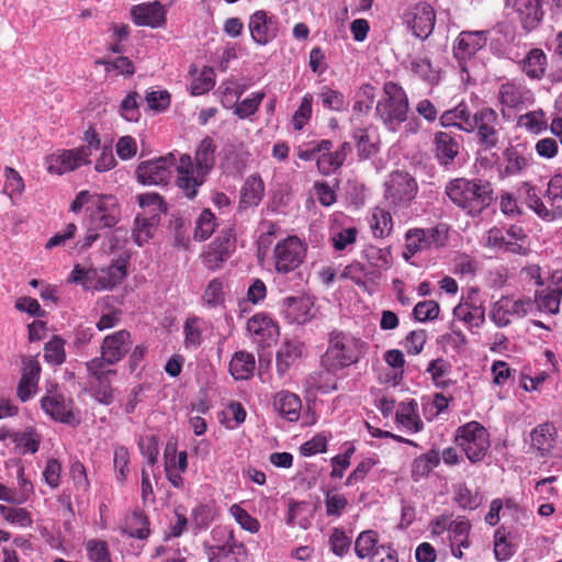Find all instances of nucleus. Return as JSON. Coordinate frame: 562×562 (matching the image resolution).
<instances>
[{
	"instance_id": "1",
	"label": "nucleus",
	"mask_w": 562,
	"mask_h": 562,
	"mask_svg": "<svg viewBox=\"0 0 562 562\" xmlns=\"http://www.w3.org/2000/svg\"><path fill=\"white\" fill-rule=\"evenodd\" d=\"M446 194L456 206L472 217L479 216L494 200L492 184L482 179H453L447 183Z\"/></svg>"
},
{
	"instance_id": "2",
	"label": "nucleus",
	"mask_w": 562,
	"mask_h": 562,
	"mask_svg": "<svg viewBox=\"0 0 562 562\" xmlns=\"http://www.w3.org/2000/svg\"><path fill=\"white\" fill-rule=\"evenodd\" d=\"M86 207V213L95 228H112L121 218V207L116 196L112 194L91 193L88 190L77 193L69 210L79 213Z\"/></svg>"
},
{
	"instance_id": "3",
	"label": "nucleus",
	"mask_w": 562,
	"mask_h": 562,
	"mask_svg": "<svg viewBox=\"0 0 562 562\" xmlns=\"http://www.w3.org/2000/svg\"><path fill=\"white\" fill-rule=\"evenodd\" d=\"M363 342L341 331L329 335L328 347L322 357V366L328 372H337L357 363L362 356Z\"/></svg>"
},
{
	"instance_id": "4",
	"label": "nucleus",
	"mask_w": 562,
	"mask_h": 562,
	"mask_svg": "<svg viewBox=\"0 0 562 562\" xmlns=\"http://www.w3.org/2000/svg\"><path fill=\"white\" fill-rule=\"evenodd\" d=\"M449 232L450 227L446 223H438L426 228H409L404 235L403 259L409 262L418 252L439 250L447 247Z\"/></svg>"
},
{
	"instance_id": "5",
	"label": "nucleus",
	"mask_w": 562,
	"mask_h": 562,
	"mask_svg": "<svg viewBox=\"0 0 562 562\" xmlns=\"http://www.w3.org/2000/svg\"><path fill=\"white\" fill-rule=\"evenodd\" d=\"M408 109V97L405 90L396 82H385L383 97L375 106L376 115L384 125L391 131H396L407 120Z\"/></svg>"
},
{
	"instance_id": "6",
	"label": "nucleus",
	"mask_w": 562,
	"mask_h": 562,
	"mask_svg": "<svg viewBox=\"0 0 562 562\" xmlns=\"http://www.w3.org/2000/svg\"><path fill=\"white\" fill-rule=\"evenodd\" d=\"M454 441L472 463L482 461L491 446L487 430L475 420L460 426L456 431Z\"/></svg>"
},
{
	"instance_id": "7",
	"label": "nucleus",
	"mask_w": 562,
	"mask_h": 562,
	"mask_svg": "<svg viewBox=\"0 0 562 562\" xmlns=\"http://www.w3.org/2000/svg\"><path fill=\"white\" fill-rule=\"evenodd\" d=\"M503 124L498 113L488 106L474 112V121L470 133H475L476 144L481 150L490 151L501 143Z\"/></svg>"
},
{
	"instance_id": "8",
	"label": "nucleus",
	"mask_w": 562,
	"mask_h": 562,
	"mask_svg": "<svg viewBox=\"0 0 562 562\" xmlns=\"http://www.w3.org/2000/svg\"><path fill=\"white\" fill-rule=\"evenodd\" d=\"M307 245L297 236H288L277 243L273 249L274 269L280 274H288L297 269L304 261Z\"/></svg>"
},
{
	"instance_id": "9",
	"label": "nucleus",
	"mask_w": 562,
	"mask_h": 562,
	"mask_svg": "<svg viewBox=\"0 0 562 562\" xmlns=\"http://www.w3.org/2000/svg\"><path fill=\"white\" fill-rule=\"evenodd\" d=\"M417 192L418 184L407 171H393L385 182V199L395 207H407Z\"/></svg>"
},
{
	"instance_id": "10",
	"label": "nucleus",
	"mask_w": 562,
	"mask_h": 562,
	"mask_svg": "<svg viewBox=\"0 0 562 562\" xmlns=\"http://www.w3.org/2000/svg\"><path fill=\"white\" fill-rule=\"evenodd\" d=\"M485 302L477 288H470L453 308V316L469 329L480 328L485 323Z\"/></svg>"
},
{
	"instance_id": "11",
	"label": "nucleus",
	"mask_w": 562,
	"mask_h": 562,
	"mask_svg": "<svg viewBox=\"0 0 562 562\" xmlns=\"http://www.w3.org/2000/svg\"><path fill=\"white\" fill-rule=\"evenodd\" d=\"M177 162L176 155L168 153L156 159L142 161L137 169V179L143 184H167L171 179L172 168Z\"/></svg>"
},
{
	"instance_id": "12",
	"label": "nucleus",
	"mask_w": 562,
	"mask_h": 562,
	"mask_svg": "<svg viewBox=\"0 0 562 562\" xmlns=\"http://www.w3.org/2000/svg\"><path fill=\"white\" fill-rule=\"evenodd\" d=\"M175 170L177 172L176 186L187 199L193 200L198 195L199 189L205 182L207 175L201 173V171L194 167L193 160L189 154L180 155L179 159H177Z\"/></svg>"
},
{
	"instance_id": "13",
	"label": "nucleus",
	"mask_w": 562,
	"mask_h": 562,
	"mask_svg": "<svg viewBox=\"0 0 562 562\" xmlns=\"http://www.w3.org/2000/svg\"><path fill=\"white\" fill-rule=\"evenodd\" d=\"M497 101L501 104L502 113L508 110H521L533 101L531 90L522 79H507L502 82L497 91Z\"/></svg>"
},
{
	"instance_id": "14",
	"label": "nucleus",
	"mask_w": 562,
	"mask_h": 562,
	"mask_svg": "<svg viewBox=\"0 0 562 562\" xmlns=\"http://www.w3.org/2000/svg\"><path fill=\"white\" fill-rule=\"evenodd\" d=\"M531 307L530 299L515 300L510 296H502L493 304L490 317L497 327H506L514 319L525 317Z\"/></svg>"
},
{
	"instance_id": "15",
	"label": "nucleus",
	"mask_w": 562,
	"mask_h": 562,
	"mask_svg": "<svg viewBox=\"0 0 562 562\" xmlns=\"http://www.w3.org/2000/svg\"><path fill=\"white\" fill-rule=\"evenodd\" d=\"M236 248V237L232 228L223 229L203 252V263L210 270L222 267Z\"/></svg>"
},
{
	"instance_id": "16",
	"label": "nucleus",
	"mask_w": 562,
	"mask_h": 562,
	"mask_svg": "<svg viewBox=\"0 0 562 562\" xmlns=\"http://www.w3.org/2000/svg\"><path fill=\"white\" fill-rule=\"evenodd\" d=\"M112 366L100 357L86 362L88 375L93 379L97 398L103 404H110L113 400L111 376L116 375V370L111 369Z\"/></svg>"
},
{
	"instance_id": "17",
	"label": "nucleus",
	"mask_w": 562,
	"mask_h": 562,
	"mask_svg": "<svg viewBox=\"0 0 562 562\" xmlns=\"http://www.w3.org/2000/svg\"><path fill=\"white\" fill-rule=\"evenodd\" d=\"M406 22L416 37L426 40L434 32L436 12L429 3L418 2L406 13Z\"/></svg>"
},
{
	"instance_id": "18",
	"label": "nucleus",
	"mask_w": 562,
	"mask_h": 562,
	"mask_svg": "<svg viewBox=\"0 0 562 562\" xmlns=\"http://www.w3.org/2000/svg\"><path fill=\"white\" fill-rule=\"evenodd\" d=\"M132 336L126 329L106 335L100 347V358L109 364L119 363L132 348Z\"/></svg>"
},
{
	"instance_id": "19",
	"label": "nucleus",
	"mask_w": 562,
	"mask_h": 562,
	"mask_svg": "<svg viewBox=\"0 0 562 562\" xmlns=\"http://www.w3.org/2000/svg\"><path fill=\"white\" fill-rule=\"evenodd\" d=\"M562 297V271L557 270L551 274V283L535 293V304L540 313L555 315L560 311Z\"/></svg>"
},
{
	"instance_id": "20",
	"label": "nucleus",
	"mask_w": 562,
	"mask_h": 562,
	"mask_svg": "<svg viewBox=\"0 0 562 562\" xmlns=\"http://www.w3.org/2000/svg\"><path fill=\"white\" fill-rule=\"evenodd\" d=\"M248 29L252 41L258 45L269 44L279 32L277 19L265 10H257L250 15Z\"/></svg>"
},
{
	"instance_id": "21",
	"label": "nucleus",
	"mask_w": 562,
	"mask_h": 562,
	"mask_svg": "<svg viewBox=\"0 0 562 562\" xmlns=\"http://www.w3.org/2000/svg\"><path fill=\"white\" fill-rule=\"evenodd\" d=\"M247 330L255 344L261 348L270 347L279 337V326L265 313H257L247 322Z\"/></svg>"
},
{
	"instance_id": "22",
	"label": "nucleus",
	"mask_w": 562,
	"mask_h": 562,
	"mask_svg": "<svg viewBox=\"0 0 562 562\" xmlns=\"http://www.w3.org/2000/svg\"><path fill=\"white\" fill-rule=\"evenodd\" d=\"M487 42L483 31H462L456 38L453 56L460 65L471 59Z\"/></svg>"
},
{
	"instance_id": "23",
	"label": "nucleus",
	"mask_w": 562,
	"mask_h": 562,
	"mask_svg": "<svg viewBox=\"0 0 562 562\" xmlns=\"http://www.w3.org/2000/svg\"><path fill=\"white\" fill-rule=\"evenodd\" d=\"M166 14L159 1L139 3L131 9L133 22L138 26L161 27L166 24Z\"/></svg>"
},
{
	"instance_id": "24",
	"label": "nucleus",
	"mask_w": 562,
	"mask_h": 562,
	"mask_svg": "<svg viewBox=\"0 0 562 562\" xmlns=\"http://www.w3.org/2000/svg\"><path fill=\"white\" fill-rule=\"evenodd\" d=\"M41 406L54 420L69 425L78 423V419L72 412V401H66L61 394H47L41 400Z\"/></svg>"
},
{
	"instance_id": "25",
	"label": "nucleus",
	"mask_w": 562,
	"mask_h": 562,
	"mask_svg": "<svg viewBox=\"0 0 562 562\" xmlns=\"http://www.w3.org/2000/svg\"><path fill=\"white\" fill-rule=\"evenodd\" d=\"M543 0H506L518 14L521 26L526 31L535 30L543 18Z\"/></svg>"
},
{
	"instance_id": "26",
	"label": "nucleus",
	"mask_w": 562,
	"mask_h": 562,
	"mask_svg": "<svg viewBox=\"0 0 562 562\" xmlns=\"http://www.w3.org/2000/svg\"><path fill=\"white\" fill-rule=\"evenodd\" d=\"M165 472L170 484L176 488L183 486L182 474L188 470V453L180 451L177 453L176 447L167 445L165 451Z\"/></svg>"
},
{
	"instance_id": "27",
	"label": "nucleus",
	"mask_w": 562,
	"mask_h": 562,
	"mask_svg": "<svg viewBox=\"0 0 562 562\" xmlns=\"http://www.w3.org/2000/svg\"><path fill=\"white\" fill-rule=\"evenodd\" d=\"M530 155L525 144L509 145L503 151V168L499 171L502 178L520 175L528 166Z\"/></svg>"
},
{
	"instance_id": "28",
	"label": "nucleus",
	"mask_w": 562,
	"mask_h": 562,
	"mask_svg": "<svg viewBox=\"0 0 562 562\" xmlns=\"http://www.w3.org/2000/svg\"><path fill=\"white\" fill-rule=\"evenodd\" d=\"M434 155L439 165L449 167L453 165L454 159L460 153V143L456 136L447 132H436L434 134Z\"/></svg>"
},
{
	"instance_id": "29",
	"label": "nucleus",
	"mask_w": 562,
	"mask_h": 562,
	"mask_svg": "<svg viewBox=\"0 0 562 562\" xmlns=\"http://www.w3.org/2000/svg\"><path fill=\"white\" fill-rule=\"evenodd\" d=\"M548 56L541 48H531L526 56L518 61V68L530 80H542L548 70Z\"/></svg>"
},
{
	"instance_id": "30",
	"label": "nucleus",
	"mask_w": 562,
	"mask_h": 562,
	"mask_svg": "<svg viewBox=\"0 0 562 562\" xmlns=\"http://www.w3.org/2000/svg\"><path fill=\"white\" fill-rule=\"evenodd\" d=\"M313 304L304 296H288L282 302V314L289 323L305 324L312 317Z\"/></svg>"
},
{
	"instance_id": "31",
	"label": "nucleus",
	"mask_w": 562,
	"mask_h": 562,
	"mask_svg": "<svg viewBox=\"0 0 562 562\" xmlns=\"http://www.w3.org/2000/svg\"><path fill=\"white\" fill-rule=\"evenodd\" d=\"M41 374V366L34 359L27 360L22 368L16 394L22 402L29 401L36 392Z\"/></svg>"
},
{
	"instance_id": "32",
	"label": "nucleus",
	"mask_w": 562,
	"mask_h": 562,
	"mask_svg": "<svg viewBox=\"0 0 562 562\" xmlns=\"http://www.w3.org/2000/svg\"><path fill=\"white\" fill-rule=\"evenodd\" d=\"M473 121L474 113L471 112L469 105L464 102H460L453 109L445 111L439 117L441 126H453L465 133H470Z\"/></svg>"
},
{
	"instance_id": "33",
	"label": "nucleus",
	"mask_w": 562,
	"mask_h": 562,
	"mask_svg": "<svg viewBox=\"0 0 562 562\" xmlns=\"http://www.w3.org/2000/svg\"><path fill=\"white\" fill-rule=\"evenodd\" d=\"M273 409L289 422H296L300 418L302 401L299 395L280 391L273 397Z\"/></svg>"
},
{
	"instance_id": "34",
	"label": "nucleus",
	"mask_w": 562,
	"mask_h": 562,
	"mask_svg": "<svg viewBox=\"0 0 562 562\" xmlns=\"http://www.w3.org/2000/svg\"><path fill=\"white\" fill-rule=\"evenodd\" d=\"M558 431L552 423H543L536 426L530 432L531 447L541 457L549 454L555 446Z\"/></svg>"
},
{
	"instance_id": "35",
	"label": "nucleus",
	"mask_w": 562,
	"mask_h": 562,
	"mask_svg": "<svg viewBox=\"0 0 562 562\" xmlns=\"http://www.w3.org/2000/svg\"><path fill=\"white\" fill-rule=\"evenodd\" d=\"M46 169L49 173L63 175L81 167L74 149L57 150L46 157Z\"/></svg>"
},
{
	"instance_id": "36",
	"label": "nucleus",
	"mask_w": 562,
	"mask_h": 562,
	"mask_svg": "<svg viewBox=\"0 0 562 562\" xmlns=\"http://www.w3.org/2000/svg\"><path fill=\"white\" fill-rule=\"evenodd\" d=\"M304 345L297 339L285 340L277 352V371L284 375L303 355Z\"/></svg>"
},
{
	"instance_id": "37",
	"label": "nucleus",
	"mask_w": 562,
	"mask_h": 562,
	"mask_svg": "<svg viewBox=\"0 0 562 562\" xmlns=\"http://www.w3.org/2000/svg\"><path fill=\"white\" fill-rule=\"evenodd\" d=\"M265 195V183L260 176H249L241 190L239 199V209L246 210L259 205Z\"/></svg>"
},
{
	"instance_id": "38",
	"label": "nucleus",
	"mask_w": 562,
	"mask_h": 562,
	"mask_svg": "<svg viewBox=\"0 0 562 562\" xmlns=\"http://www.w3.org/2000/svg\"><path fill=\"white\" fill-rule=\"evenodd\" d=\"M216 144L211 136H205L198 145L194 154V167L201 173L209 175L215 165Z\"/></svg>"
},
{
	"instance_id": "39",
	"label": "nucleus",
	"mask_w": 562,
	"mask_h": 562,
	"mask_svg": "<svg viewBox=\"0 0 562 562\" xmlns=\"http://www.w3.org/2000/svg\"><path fill=\"white\" fill-rule=\"evenodd\" d=\"M256 368L254 355L247 351H237L229 361V373L235 380H248L252 376Z\"/></svg>"
},
{
	"instance_id": "40",
	"label": "nucleus",
	"mask_w": 562,
	"mask_h": 562,
	"mask_svg": "<svg viewBox=\"0 0 562 562\" xmlns=\"http://www.w3.org/2000/svg\"><path fill=\"white\" fill-rule=\"evenodd\" d=\"M7 437L21 449L22 453H35L40 449L42 436L34 427L9 431Z\"/></svg>"
},
{
	"instance_id": "41",
	"label": "nucleus",
	"mask_w": 562,
	"mask_h": 562,
	"mask_svg": "<svg viewBox=\"0 0 562 562\" xmlns=\"http://www.w3.org/2000/svg\"><path fill=\"white\" fill-rule=\"evenodd\" d=\"M440 463L439 451L431 449L426 453L415 458L412 462L411 476L413 481L418 482L425 479Z\"/></svg>"
},
{
	"instance_id": "42",
	"label": "nucleus",
	"mask_w": 562,
	"mask_h": 562,
	"mask_svg": "<svg viewBox=\"0 0 562 562\" xmlns=\"http://www.w3.org/2000/svg\"><path fill=\"white\" fill-rule=\"evenodd\" d=\"M526 203L543 221L553 222L562 216L560 209L547 207L537 189L530 184H526Z\"/></svg>"
},
{
	"instance_id": "43",
	"label": "nucleus",
	"mask_w": 562,
	"mask_h": 562,
	"mask_svg": "<svg viewBox=\"0 0 562 562\" xmlns=\"http://www.w3.org/2000/svg\"><path fill=\"white\" fill-rule=\"evenodd\" d=\"M99 274L100 290H111L120 284L127 274L124 260H117L106 268H102Z\"/></svg>"
},
{
	"instance_id": "44",
	"label": "nucleus",
	"mask_w": 562,
	"mask_h": 562,
	"mask_svg": "<svg viewBox=\"0 0 562 562\" xmlns=\"http://www.w3.org/2000/svg\"><path fill=\"white\" fill-rule=\"evenodd\" d=\"M505 234V252L527 255L529 252L528 236L519 225H510Z\"/></svg>"
},
{
	"instance_id": "45",
	"label": "nucleus",
	"mask_w": 562,
	"mask_h": 562,
	"mask_svg": "<svg viewBox=\"0 0 562 562\" xmlns=\"http://www.w3.org/2000/svg\"><path fill=\"white\" fill-rule=\"evenodd\" d=\"M380 538L375 530L368 529L361 531L355 541V553L358 558H371L380 549Z\"/></svg>"
},
{
	"instance_id": "46",
	"label": "nucleus",
	"mask_w": 562,
	"mask_h": 562,
	"mask_svg": "<svg viewBox=\"0 0 562 562\" xmlns=\"http://www.w3.org/2000/svg\"><path fill=\"white\" fill-rule=\"evenodd\" d=\"M358 155L361 159H368L379 151V142L368 128H357L352 133Z\"/></svg>"
},
{
	"instance_id": "47",
	"label": "nucleus",
	"mask_w": 562,
	"mask_h": 562,
	"mask_svg": "<svg viewBox=\"0 0 562 562\" xmlns=\"http://www.w3.org/2000/svg\"><path fill=\"white\" fill-rule=\"evenodd\" d=\"M204 322L198 316L188 317L183 325L184 347L195 350L203 342Z\"/></svg>"
},
{
	"instance_id": "48",
	"label": "nucleus",
	"mask_w": 562,
	"mask_h": 562,
	"mask_svg": "<svg viewBox=\"0 0 562 562\" xmlns=\"http://www.w3.org/2000/svg\"><path fill=\"white\" fill-rule=\"evenodd\" d=\"M190 74L193 75L190 85L192 95H202L212 90L215 86V72L212 67L204 66L199 74H196V69L190 70Z\"/></svg>"
},
{
	"instance_id": "49",
	"label": "nucleus",
	"mask_w": 562,
	"mask_h": 562,
	"mask_svg": "<svg viewBox=\"0 0 562 562\" xmlns=\"http://www.w3.org/2000/svg\"><path fill=\"white\" fill-rule=\"evenodd\" d=\"M159 218L154 216L137 215L135 218V226L133 229V236L138 246H143L150 238H153Z\"/></svg>"
},
{
	"instance_id": "50",
	"label": "nucleus",
	"mask_w": 562,
	"mask_h": 562,
	"mask_svg": "<svg viewBox=\"0 0 562 562\" xmlns=\"http://www.w3.org/2000/svg\"><path fill=\"white\" fill-rule=\"evenodd\" d=\"M139 206L143 209V216H154L160 220L168 209L162 196L158 193H143L137 196Z\"/></svg>"
},
{
	"instance_id": "51",
	"label": "nucleus",
	"mask_w": 562,
	"mask_h": 562,
	"mask_svg": "<svg viewBox=\"0 0 562 562\" xmlns=\"http://www.w3.org/2000/svg\"><path fill=\"white\" fill-rule=\"evenodd\" d=\"M471 530V524L468 518L464 516H458L456 519H452L451 526L449 529V540L450 543L457 544L458 547H463L468 549L470 547L469 535Z\"/></svg>"
},
{
	"instance_id": "52",
	"label": "nucleus",
	"mask_w": 562,
	"mask_h": 562,
	"mask_svg": "<svg viewBox=\"0 0 562 562\" xmlns=\"http://www.w3.org/2000/svg\"><path fill=\"white\" fill-rule=\"evenodd\" d=\"M317 97L324 109L333 112H341L347 109V101L345 95L328 86H323L317 93Z\"/></svg>"
},
{
	"instance_id": "53",
	"label": "nucleus",
	"mask_w": 562,
	"mask_h": 562,
	"mask_svg": "<svg viewBox=\"0 0 562 562\" xmlns=\"http://www.w3.org/2000/svg\"><path fill=\"white\" fill-rule=\"evenodd\" d=\"M370 226L374 237L384 238L389 236L393 229L391 213L384 209L375 207L372 212Z\"/></svg>"
},
{
	"instance_id": "54",
	"label": "nucleus",
	"mask_w": 562,
	"mask_h": 562,
	"mask_svg": "<svg viewBox=\"0 0 562 562\" xmlns=\"http://www.w3.org/2000/svg\"><path fill=\"white\" fill-rule=\"evenodd\" d=\"M0 515L9 524L21 528L33 525L31 513L23 507L0 505Z\"/></svg>"
},
{
	"instance_id": "55",
	"label": "nucleus",
	"mask_w": 562,
	"mask_h": 562,
	"mask_svg": "<svg viewBox=\"0 0 562 562\" xmlns=\"http://www.w3.org/2000/svg\"><path fill=\"white\" fill-rule=\"evenodd\" d=\"M216 226L217 223L214 213L210 209H204L195 222L193 234L194 239L200 241L209 239L214 233Z\"/></svg>"
},
{
	"instance_id": "56",
	"label": "nucleus",
	"mask_w": 562,
	"mask_h": 562,
	"mask_svg": "<svg viewBox=\"0 0 562 562\" xmlns=\"http://www.w3.org/2000/svg\"><path fill=\"white\" fill-rule=\"evenodd\" d=\"M83 140L82 146L74 149L80 166L91 164L90 156L100 148V138L92 127L85 132Z\"/></svg>"
},
{
	"instance_id": "57",
	"label": "nucleus",
	"mask_w": 562,
	"mask_h": 562,
	"mask_svg": "<svg viewBox=\"0 0 562 562\" xmlns=\"http://www.w3.org/2000/svg\"><path fill=\"white\" fill-rule=\"evenodd\" d=\"M124 531L132 538L147 539L150 533L148 517L142 512L133 513L127 520Z\"/></svg>"
},
{
	"instance_id": "58",
	"label": "nucleus",
	"mask_w": 562,
	"mask_h": 562,
	"mask_svg": "<svg viewBox=\"0 0 562 562\" xmlns=\"http://www.w3.org/2000/svg\"><path fill=\"white\" fill-rule=\"evenodd\" d=\"M69 281L81 284L86 290H100L99 274L95 269L76 265L70 273Z\"/></svg>"
},
{
	"instance_id": "59",
	"label": "nucleus",
	"mask_w": 562,
	"mask_h": 562,
	"mask_svg": "<svg viewBox=\"0 0 562 562\" xmlns=\"http://www.w3.org/2000/svg\"><path fill=\"white\" fill-rule=\"evenodd\" d=\"M202 302L211 308L225 302L224 281L222 279L214 278L207 283L202 294Z\"/></svg>"
},
{
	"instance_id": "60",
	"label": "nucleus",
	"mask_w": 562,
	"mask_h": 562,
	"mask_svg": "<svg viewBox=\"0 0 562 562\" xmlns=\"http://www.w3.org/2000/svg\"><path fill=\"white\" fill-rule=\"evenodd\" d=\"M44 359L53 366H60L66 360L65 340L55 335L44 346Z\"/></svg>"
},
{
	"instance_id": "61",
	"label": "nucleus",
	"mask_w": 562,
	"mask_h": 562,
	"mask_svg": "<svg viewBox=\"0 0 562 562\" xmlns=\"http://www.w3.org/2000/svg\"><path fill=\"white\" fill-rule=\"evenodd\" d=\"M130 451L125 446L116 445L113 451V467L115 479L120 484H124L128 473Z\"/></svg>"
},
{
	"instance_id": "62",
	"label": "nucleus",
	"mask_w": 562,
	"mask_h": 562,
	"mask_svg": "<svg viewBox=\"0 0 562 562\" xmlns=\"http://www.w3.org/2000/svg\"><path fill=\"white\" fill-rule=\"evenodd\" d=\"M450 371L451 364L442 358L430 361L427 368V372L431 375L434 383L439 387L450 385L451 380L448 378Z\"/></svg>"
},
{
	"instance_id": "63",
	"label": "nucleus",
	"mask_w": 562,
	"mask_h": 562,
	"mask_svg": "<svg viewBox=\"0 0 562 562\" xmlns=\"http://www.w3.org/2000/svg\"><path fill=\"white\" fill-rule=\"evenodd\" d=\"M328 543L331 552L341 558L346 555L351 547V539L347 536L346 531L340 527H335L329 536Z\"/></svg>"
},
{
	"instance_id": "64",
	"label": "nucleus",
	"mask_w": 562,
	"mask_h": 562,
	"mask_svg": "<svg viewBox=\"0 0 562 562\" xmlns=\"http://www.w3.org/2000/svg\"><path fill=\"white\" fill-rule=\"evenodd\" d=\"M375 99V88L370 83H363L356 93L353 111L368 113Z\"/></svg>"
}]
</instances>
